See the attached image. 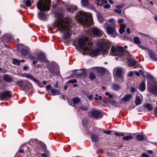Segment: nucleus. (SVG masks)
Returning a JSON list of instances; mask_svg holds the SVG:
<instances>
[{
    "label": "nucleus",
    "mask_w": 157,
    "mask_h": 157,
    "mask_svg": "<svg viewBox=\"0 0 157 157\" xmlns=\"http://www.w3.org/2000/svg\"><path fill=\"white\" fill-rule=\"evenodd\" d=\"M78 44L79 46L81 47L84 46L82 49L83 53H88L90 56L93 57L99 54L101 52H107L109 48L110 42L109 40H105L102 43H99L98 48L93 50L91 49L92 42L86 39L80 38L78 40Z\"/></svg>",
    "instance_id": "obj_1"
},
{
    "label": "nucleus",
    "mask_w": 157,
    "mask_h": 157,
    "mask_svg": "<svg viewBox=\"0 0 157 157\" xmlns=\"http://www.w3.org/2000/svg\"><path fill=\"white\" fill-rule=\"evenodd\" d=\"M55 15L58 17L55 20L53 26V28L56 29L55 32L59 30L63 33V38L64 39L69 37L71 34L70 19H63L61 17V14L58 13H56Z\"/></svg>",
    "instance_id": "obj_2"
},
{
    "label": "nucleus",
    "mask_w": 157,
    "mask_h": 157,
    "mask_svg": "<svg viewBox=\"0 0 157 157\" xmlns=\"http://www.w3.org/2000/svg\"><path fill=\"white\" fill-rule=\"evenodd\" d=\"M110 53L112 56H118V57L122 58L123 61L128 57V55L127 52L125 51L123 48L121 46L112 47Z\"/></svg>",
    "instance_id": "obj_3"
},
{
    "label": "nucleus",
    "mask_w": 157,
    "mask_h": 157,
    "mask_svg": "<svg viewBox=\"0 0 157 157\" xmlns=\"http://www.w3.org/2000/svg\"><path fill=\"white\" fill-rule=\"evenodd\" d=\"M76 17L80 23H82L86 27L92 25L93 20L91 17L87 15L84 12H80L78 13Z\"/></svg>",
    "instance_id": "obj_4"
},
{
    "label": "nucleus",
    "mask_w": 157,
    "mask_h": 157,
    "mask_svg": "<svg viewBox=\"0 0 157 157\" xmlns=\"http://www.w3.org/2000/svg\"><path fill=\"white\" fill-rule=\"evenodd\" d=\"M50 3L48 0H40L38 2L37 7L40 10L48 11L49 10Z\"/></svg>",
    "instance_id": "obj_5"
},
{
    "label": "nucleus",
    "mask_w": 157,
    "mask_h": 157,
    "mask_svg": "<svg viewBox=\"0 0 157 157\" xmlns=\"http://www.w3.org/2000/svg\"><path fill=\"white\" fill-rule=\"evenodd\" d=\"M114 71L115 72V76L116 81L117 82H122L123 81L124 77L122 75V69L121 67L115 68Z\"/></svg>",
    "instance_id": "obj_6"
},
{
    "label": "nucleus",
    "mask_w": 157,
    "mask_h": 157,
    "mask_svg": "<svg viewBox=\"0 0 157 157\" xmlns=\"http://www.w3.org/2000/svg\"><path fill=\"white\" fill-rule=\"evenodd\" d=\"M47 67L51 73L55 75L59 73L58 67L56 66L53 64L50 63L47 65Z\"/></svg>",
    "instance_id": "obj_7"
},
{
    "label": "nucleus",
    "mask_w": 157,
    "mask_h": 157,
    "mask_svg": "<svg viewBox=\"0 0 157 157\" xmlns=\"http://www.w3.org/2000/svg\"><path fill=\"white\" fill-rule=\"evenodd\" d=\"M91 117L96 119L101 118L103 116V114L100 110H93L90 113Z\"/></svg>",
    "instance_id": "obj_8"
},
{
    "label": "nucleus",
    "mask_w": 157,
    "mask_h": 157,
    "mask_svg": "<svg viewBox=\"0 0 157 157\" xmlns=\"http://www.w3.org/2000/svg\"><path fill=\"white\" fill-rule=\"evenodd\" d=\"M0 94L2 100H7L11 97L12 93L10 91H2Z\"/></svg>",
    "instance_id": "obj_9"
},
{
    "label": "nucleus",
    "mask_w": 157,
    "mask_h": 157,
    "mask_svg": "<svg viewBox=\"0 0 157 157\" xmlns=\"http://www.w3.org/2000/svg\"><path fill=\"white\" fill-rule=\"evenodd\" d=\"M25 77L31 80H33L34 82H36L38 85L39 86L41 87H43V86L41 82H40L39 81L37 80L36 78L35 77H34L32 75H31L26 74L25 75Z\"/></svg>",
    "instance_id": "obj_10"
},
{
    "label": "nucleus",
    "mask_w": 157,
    "mask_h": 157,
    "mask_svg": "<svg viewBox=\"0 0 157 157\" xmlns=\"http://www.w3.org/2000/svg\"><path fill=\"white\" fill-rule=\"evenodd\" d=\"M85 75L84 71L82 70H76L74 71L73 74V76L76 78H80L84 76Z\"/></svg>",
    "instance_id": "obj_11"
},
{
    "label": "nucleus",
    "mask_w": 157,
    "mask_h": 157,
    "mask_svg": "<svg viewBox=\"0 0 157 157\" xmlns=\"http://www.w3.org/2000/svg\"><path fill=\"white\" fill-rule=\"evenodd\" d=\"M37 59L40 62H45L46 63H47L48 62V60H47L45 55L44 53H41L38 54L37 55Z\"/></svg>",
    "instance_id": "obj_12"
},
{
    "label": "nucleus",
    "mask_w": 157,
    "mask_h": 157,
    "mask_svg": "<svg viewBox=\"0 0 157 157\" xmlns=\"http://www.w3.org/2000/svg\"><path fill=\"white\" fill-rule=\"evenodd\" d=\"M148 91L151 93L157 95V88L154 86H148Z\"/></svg>",
    "instance_id": "obj_13"
},
{
    "label": "nucleus",
    "mask_w": 157,
    "mask_h": 157,
    "mask_svg": "<svg viewBox=\"0 0 157 157\" xmlns=\"http://www.w3.org/2000/svg\"><path fill=\"white\" fill-rule=\"evenodd\" d=\"M148 54L152 59L154 61H156L157 60L156 58V54L153 51L151 50L148 49Z\"/></svg>",
    "instance_id": "obj_14"
},
{
    "label": "nucleus",
    "mask_w": 157,
    "mask_h": 157,
    "mask_svg": "<svg viewBox=\"0 0 157 157\" xmlns=\"http://www.w3.org/2000/svg\"><path fill=\"white\" fill-rule=\"evenodd\" d=\"M105 29L107 33L109 34H113L115 31V27H113L111 26H107Z\"/></svg>",
    "instance_id": "obj_15"
},
{
    "label": "nucleus",
    "mask_w": 157,
    "mask_h": 157,
    "mask_svg": "<svg viewBox=\"0 0 157 157\" xmlns=\"http://www.w3.org/2000/svg\"><path fill=\"white\" fill-rule=\"evenodd\" d=\"M38 18L41 20L45 21L47 19V15L44 12H40L38 14Z\"/></svg>",
    "instance_id": "obj_16"
},
{
    "label": "nucleus",
    "mask_w": 157,
    "mask_h": 157,
    "mask_svg": "<svg viewBox=\"0 0 157 157\" xmlns=\"http://www.w3.org/2000/svg\"><path fill=\"white\" fill-rule=\"evenodd\" d=\"M17 84H18V86H21V89H23L24 87H26V84H27V81L25 80H21L18 81Z\"/></svg>",
    "instance_id": "obj_17"
},
{
    "label": "nucleus",
    "mask_w": 157,
    "mask_h": 157,
    "mask_svg": "<svg viewBox=\"0 0 157 157\" xmlns=\"http://www.w3.org/2000/svg\"><path fill=\"white\" fill-rule=\"evenodd\" d=\"M72 101L73 103H71V102H70L69 101H68V103L70 105L74 106L75 104H78L80 102V99L78 97H75L72 99Z\"/></svg>",
    "instance_id": "obj_18"
},
{
    "label": "nucleus",
    "mask_w": 157,
    "mask_h": 157,
    "mask_svg": "<svg viewBox=\"0 0 157 157\" xmlns=\"http://www.w3.org/2000/svg\"><path fill=\"white\" fill-rule=\"evenodd\" d=\"M132 97V95L130 94H127L122 98V100L124 102H126L129 101Z\"/></svg>",
    "instance_id": "obj_19"
},
{
    "label": "nucleus",
    "mask_w": 157,
    "mask_h": 157,
    "mask_svg": "<svg viewBox=\"0 0 157 157\" xmlns=\"http://www.w3.org/2000/svg\"><path fill=\"white\" fill-rule=\"evenodd\" d=\"M91 138L92 142L97 143L99 141V135L98 134H91Z\"/></svg>",
    "instance_id": "obj_20"
},
{
    "label": "nucleus",
    "mask_w": 157,
    "mask_h": 157,
    "mask_svg": "<svg viewBox=\"0 0 157 157\" xmlns=\"http://www.w3.org/2000/svg\"><path fill=\"white\" fill-rule=\"evenodd\" d=\"M129 65L130 66H132L135 65L136 62L135 60L131 58H128V59Z\"/></svg>",
    "instance_id": "obj_21"
},
{
    "label": "nucleus",
    "mask_w": 157,
    "mask_h": 157,
    "mask_svg": "<svg viewBox=\"0 0 157 157\" xmlns=\"http://www.w3.org/2000/svg\"><path fill=\"white\" fill-rule=\"evenodd\" d=\"M93 33L95 35L98 36L101 33V31L97 28H94L92 30Z\"/></svg>",
    "instance_id": "obj_22"
},
{
    "label": "nucleus",
    "mask_w": 157,
    "mask_h": 157,
    "mask_svg": "<svg viewBox=\"0 0 157 157\" xmlns=\"http://www.w3.org/2000/svg\"><path fill=\"white\" fill-rule=\"evenodd\" d=\"M145 89V82L143 81L140 84L139 90L141 91H144Z\"/></svg>",
    "instance_id": "obj_23"
},
{
    "label": "nucleus",
    "mask_w": 157,
    "mask_h": 157,
    "mask_svg": "<svg viewBox=\"0 0 157 157\" xmlns=\"http://www.w3.org/2000/svg\"><path fill=\"white\" fill-rule=\"evenodd\" d=\"M108 21L110 23L109 26L113 27H115V21L114 19L111 18L109 19Z\"/></svg>",
    "instance_id": "obj_24"
},
{
    "label": "nucleus",
    "mask_w": 157,
    "mask_h": 157,
    "mask_svg": "<svg viewBox=\"0 0 157 157\" xmlns=\"http://www.w3.org/2000/svg\"><path fill=\"white\" fill-rule=\"evenodd\" d=\"M142 98V97L140 95L136 97L135 101V103L136 105H138L141 103Z\"/></svg>",
    "instance_id": "obj_25"
},
{
    "label": "nucleus",
    "mask_w": 157,
    "mask_h": 157,
    "mask_svg": "<svg viewBox=\"0 0 157 157\" xmlns=\"http://www.w3.org/2000/svg\"><path fill=\"white\" fill-rule=\"evenodd\" d=\"M51 92L52 93V95L55 96L56 95H58L60 94V92L55 89H51Z\"/></svg>",
    "instance_id": "obj_26"
},
{
    "label": "nucleus",
    "mask_w": 157,
    "mask_h": 157,
    "mask_svg": "<svg viewBox=\"0 0 157 157\" xmlns=\"http://www.w3.org/2000/svg\"><path fill=\"white\" fill-rule=\"evenodd\" d=\"M20 53L21 56H25L29 53V52L25 48L21 49L20 51Z\"/></svg>",
    "instance_id": "obj_27"
},
{
    "label": "nucleus",
    "mask_w": 157,
    "mask_h": 157,
    "mask_svg": "<svg viewBox=\"0 0 157 157\" xmlns=\"http://www.w3.org/2000/svg\"><path fill=\"white\" fill-rule=\"evenodd\" d=\"M144 107L148 111H151L153 109V107L151 104L147 103L144 105Z\"/></svg>",
    "instance_id": "obj_28"
},
{
    "label": "nucleus",
    "mask_w": 157,
    "mask_h": 157,
    "mask_svg": "<svg viewBox=\"0 0 157 157\" xmlns=\"http://www.w3.org/2000/svg\"><path fill=\"white\" fill-rule=\"evenodd\" d=\"M112 88L115 90H118L121 88V86L117 84L113 83L112 85Z\"/></svg>",
    "instance_id": "obj_29"
},
{
    "label": "nucleus",
    "mask_w": 157,
    "mask_h": 157,
    "mask_svg": "<svg viewBox=\"0 0 157 157\" xmlns=\"http://www.w3.org/2000/svg\"><path fill=\"white\" fill-rule=\"evenodd\" d=\"M126 28V25L124 24H122L120 25V28L119 29L120 33L122 34L125 31V29Z\"/></svg>",
    "instance_id": "obj_30"
},
{
    "label": "nucleus",
    "mask_w": 157,
    "mask_h": 157,
    "mask_svg": "<svg viewBox=\"0 0 157 157\" xmlns=\"http://www.w3.org/2000/svg\"><path fill=\"white\" fill-rule=\"evenodd\" d=\"M99 2H97V4L98 6L99 5L100 6H103L104 5H105L106 3H107V1L106 0H95Z\"/></svg>",
    "instance_id": "obj_31"
},
{
    "label": "nucleus",
    "mask_w": 157,
    "mask_h": 157,
    "mask_svg": "<svg viewBox=\"0 0 157 157\" xmlns=\"http://www.w3.org/2000/svg\"><path fill=\"white\" fill-rule=\"evenodd\" d=\"M23 2L26 6H29L33 3V1L32 0H24Z\"/></svg>",
    "instance_id": "obj_32"
},
{
    "label": "nucleus",
    "mask_w": 157,
    "mask_h": 157,
    "mask_svg": "<svg viewBox=\"0 0 157 157\" xmlns=\"http://www.w3.org/2000/svg\"><path fill=\"white\" fill-rule=\"evenodd\" d=\"M77 7L76 6H71L70 7H69L68 9V10L70 12H72L74 10H76L77 9Z\"/></svg>",
    "instance_id": "obj_33"
},
{
    "label": "nucleus",
    "mask_w": 157,
    "mask_h": 157,
    "mask_svg": "<svg viewBox=\"0 0 157 157\" xmlns=\"http://www.w3.org/2000/svg\"><path fill=\"white\" fill-rule=\"evenodd\" d=\"M109 101L111 103L112 105L114 106L115 107H119L120 105L118 102L116 101L112 100H109Z\"/></svg>",
    "instance_id": "obj_34"
},
{
    "label": "nucleus",
    "mask_w": 157,
    "mask_h": 157,
    "mask_svg": "<svg viewBox=\"0 0 157 157\" xmlns=\"http://www.w3.org/2000/svg\"><path fill=\"white\" fill-rule=\"evenodd\" d=\"M26 87H24L23 88L22 90H25V89L29 90L31 89L32 87V85L29 82L27 81V84H26Z\"/></svg>",
    "instance_id": "obj_35"
},
{
    "label": "nucleus",
    "mask_w": 157,
    "mask_h": 157,
    "mask_svg": "<svg viewBox=\"0 0 157 157\" xmlns=\"http://www.w3.org/2000/svg\"><path fill=\"white\" fill-rule=\"evenodd\" d=\"M3 78L4 80L7 82H10L12 81V79L8 75H4Z\"/></svg>",
    "instance_id": "obj_36"
},
{
    "label": "nucleus",
    "mask_w": 157,
    "mask_h": 157,
    "mask_svg": "<svg viewBox=\"0 0 157 157\" xmlns=\"http://www.w3.org/2000/svg\"><path fill=\"white\" fill-rule=\"evenodd\" d=\"M136 139L139 141L144 140L145 139L144 136L142 135H138L136 136Z\"/></svg>",
    "instance_id": "obj_37"
},
{
    "label": "nucleus",
    "mask_w": 157,
    "mask_h": 157,
    "mask_svg": "<svg viewBox=\"0 0 157 157\" xmlns=\"http://www.w3.org/2000/svg\"><path fill=\"white\" fill-rule=\"evenodd\" d=\"M82 4L83 6H86L88 5V0H82Z\"/></svg>",
    "instance_id": "obj_38"
},
{
    "label": "nucleus",
    "mask_w": 157,
    "mask_h": 157,
    "mask_svg": "<svg viewBox=\"0 0 157 157\" xmlns=\"http://www.w3.org/2000/svg\"><path fill=\"white\" fill-rule=\"evenodd\" d=\"M24 60L22 61H20L19 60H18L16 59H13V63L15 64L19 65L20 64L21 62H22Z\"/></svg>",
    "instance_id": "obj_39"
},
{
    "label": "nucleus",
    "mask_w": 157,
    "mask_h": 157,
    "mask_svg": "<svg viewBox=\"0 0 157 157\" xmlns=\"http://www.w3.org/2000/svg\"><path fill=\"white\" fill-rule=\"evenodd\" d=\"M6 40H10L12 38V36L9 34H6L3 36Z\"/></svg>",
    "instance_id": "obj_40"
},
{
    "label": "nucleus",
    "mask_w": 157,
    "mask_h": 157,
    "mask_svg": "<svg viewBox=\"0 0 157 157\" xmlns=\"http://www.w3.org/2000/svg\"><path fill=\"white\" fill-rule=\"evenodd\" d=\"M97 17L98 20L100 23H102L105 21L104 19L100 15H98Z\"/></svg>",
    "instance_id": "obj_41"
},
{
    "label": "nucleus",
    "mask_w": 157,
    "mask_h": 157,
    "mask_svg": "<svg viewBox=\"0 0 157 157\" xmlns=\"http://www.w3.org/2000/svg\"><path fill=\"white\" fill-rule=\"evenodd\" d=\"M133 139V136L131 135L126 136H125L123 137V139L125 140H128L130 139L132 140Z\"/></svg>",
    "instance_id": "obj_42"
},
{
    "label": "nucleus",
    "mask_w": 157,
    "mask_h": 157,
    "mask_svg": "<svg viewBox=\"0 0 157 157\" xmlns=\"http://www.w3.org/2000/svg\"><path fill=\"white\" fill-rule=\"evenodd\" d=\"M134 41L135 44H139V43H140V41L139 38L138 36H136L134 38Z\"/></svg>",
    "instance_id": "obj_43"
},
{
    "label": "nucleus",
    "mask_w": 157,
    "mask_h": 157,
    "mask_svg": "<svg viewBox=\"0 0 157 157\" xmlns=\"http://www.w3.org/2000/svg\"><path fill=\"white\" fill-rule=\"evenodd\" d=\"M89 77L91 79L93 80L96 78V76L94 73L91 72L89 75Z\"/></svg>",
    "instance_id": "obj_44"
},
{
    "label": "nucleus",
    "mask_w": 157,
    "mask_h": 157,
    "mask_svg": "<svg viewBox=\"0 0 157 157\" xmlns=\"http://www.w3.org/2000/svg\"><path fill=\"white\" fill-rule=\"evenodd\" d=\"M80 109L84 110H86L88 109L89 107L88 106L85 105H82L80 107Z\"/></svg>",
    "instance_id": "obj_45"
},
{
    "label": "nucleus",
    "mask_w": 157,
    "mask_h": 157,
    "mask_svg": "<svg viewBox=\"0 0 157 157\" xmlns=\"http://www.w3.org/2000/svg\"><path fill=\"white\" fill-rule=\"evenodd\" d=\"M105 94L106 96H109V97L108 98V99L109 100H109H112L111 99L113 97V96L112 94H111L109 93L108 92H106Z\"/></svg>",
    "instance_id": "obj_46"
},
{
    "label": "nucleus",
    "mask_w": 157,
    "mask_h": 157,
    "mask_svg": "<svg viewBox=\"0 0 157 157\" xmlns=\"http://www.w3.org/2000/svg\"><path fill=\"white\" fill-rule=\"evenodd\" d=\"M124 6V4H120L117 5L116 6V8L117 9H121V8L123 7Z\"/></svg>",
    "instance_id": "obj_47"
},
{
    "label": "nucleus",
    "mask_w": 157,
    "mask_h": 157,
    "mask_svg": "<svg viewBox=\"0 0 157 157\" xmlns=\"http://www.w3.org/2000/svg\"><path fill=\"white\" fill-rule=\"evenodd\" d=\"M40 145L41 147L44 149V150H46V146L45 144L43 142H40Z\"/></svg>",
    "instance_id": "obj_48"
},
{
    "label": "nucleus",
    "mask_w": 157,
    "mask_h": 157,
    "mask_svg": "<svg viewBox=\"0 0 157 157\" xmlns=\"http://www.w3.org/2000/svg\"><path fill=\"white\" fill-rule=\"evenodd\" d=\"M87 98L90 100H92L93 98V95L92 94H88L87 95Z\"/></svg>",
    "instance_id": "obj_49"
},
{
    "label": "nucleus",
    "mask_w": 157,
    "mask_h": 157,
    "mask_svg": "<svg viewBox=\"0 0 157 157\" xmlns=\"http://www.w3.org/2000/svg\"><path fill=\"white\" fill-rule=\"evenodd\" d=\"M114 12L119 14H121V9H117L114 10Z\"/></svg>",
    "instance_id": "obj_50"
},
{
    "label": "nucleus",
    "mask_w": 157,
    "mask_h": 157,
    "mask_svg": "<svg viewBox=\"0 0 157 157\" xmlns=\"http://www.w3.org/2000/svg\"><path fill=\"white\" fill-rule=\"evenodd\" d=\"M115 135L118 136H124V132H121L118 133L116 132H115Z\"/></svg>",
    "instance_id": "obj_51"
},
{
    "label": "nucleus",
    "mask_w": 157,
    "mask_h": 157,
    "mask_svg": "<svg viewBox=\"0 0 157 157\" xmlns=\"http://www.w3.org/2000/svg\"><path fill=\"white\" fill-rule=\"evenodd\" d=\"M76 80L75 79H73L71 80H69L67 82L68 83H73L76 82Z\"/></svg>",
    "instance_id": "obj_52"
},
{
    "label": "nucleus",
    "mask_w": 157,
    "mask_h": 157,
    "mask_svg": "<svg viewBox=\"0 0 157 157\" xmlns=\"http://www.w3.org/2000/svg\"><path fill=\"white\" fill-rule=\"evenodd\" d=\"M147 78H149L151 80H153V76L150 75H147Z\"/></svg>",
    "instance_id": "obj_53"
},
{
    "label": "nucleus",
    "mask_w": 157,
    "mask_h": 157,
    "mask_svg": "<svg viewBox=\"0 0 157 157\" xmlns=\"http://www.w3.org/2000/svg\"><path fill=\"white\" fill-rule=\"evenodd\" d=\"M103 132L107 135H109L110 134L111 131V130L104 131Z\"/></svg>",
    "instance_id": "obj_54"
},
{
    "label": "nucleus",
    "mask_w": 157,
    "mask_h": 157,
    "mask_svg": "<svg viewBox=\"0 0 157 157\" xmlns=\"http://www.w3.org/2000/svg\"><path fill=\"white\" fill-rule=\"evenodd\" d=\"M104 8L107 9L110 7V5L109 4H107L105 5H104Z\"/></svg>",
    "instance_id": "obj_55"
},
{
    "label": "nucleus",
    "mask_w": 157,
    "mask_h": 157,
    "mask_svg": "<svg viewBox=\"0 0 157 157\" xmlns=\"http://www.w3.org/2000/svg\"><path fill=\"white\" fill-rule=\"evenodd\" d=\"M94 99L95 100H101L102 99V97L101 96H99L98 97H95L94 98Z\"/></svg>",
    "instance_id": "obj_56"
},
{
    "label": "nucleus",
    "mask_w": 157,
    "mask_h": 157,
    "mask_svg": "<svg viewBox=\"0 0 157 157\" xmlns=\"http://www.w3.org/2000/svg\"><path fill=\"white\" fill-rule=\"evenodd\" d=\"M133 75V72L132 71H130L128 74V75L129 77H131Z\"/></svg>",
    "instance_id": "obj_57"
},
{
    "label": "nucleus",
    "mask_w": 157,
    "mask_h": 157,
    "mask_svg": "<svg viewBox=\"0 0 157 157\" xmlns=\"http://www.w3.org/2000/svg\"><path fill=\"white\" fill-rule=\"evenodd\" d=\"M141 156L142 157H149V156L147 154L143 153L142 154Z\"/></svg>",
    "instance_id": "obj_58"
},
{
    "label": "nucleus",
    "mask_w": 157,
    "mask_h": 157,
    "mask_svg": "<svg viewBox=\"0 0 157 157\" xmlns=\"http://www.w3.org/2000/svg\"><path fill=\"white\" fill-rule=\"evenodd\" d=\"M139 71L140 72V74L142 76H145V73L143 71L141 70H140Z\"/></svg>",
    "instance_id": "obj_59"
},
{
    "label": "nucleus",
    "mask_w": 157,
    "mask_h": 157,
    "mask_svg": "<svg viewBox=\"0 0 157 157\" xmlns=\"http://www.w3.org/2000/svg\"><path fill=\"white\" fill-rule=\"evenodd\" d=\"M136 90L135 88L132 87L131 88V91L132 93H134L136 91Z\"/></svg>",
    "instance_id": "obj_60"
},
{
    "label": "nucleus",
    "mask_w": 157,
    "mask_h": 157,
    "mask_svg": "<svg viewBox=\"0 0 157 157\" xmlns=\"http://www.w3.org/2000/svg\"><path fill=\"white\" fill-rule=\"evenodd\" d=\"M138 44V46H139L142 48H143V49H144V48H144L143 46L142 45H141V43H139V44Z\"/></svg>",
    "instance_id": "obj_61"
},
{
    "label": "nucleus",
    "mask_w": 157,
    "mask_h": 157,
    "mask_svg": "<svg viewBox=\"0 0 157 157\" xmlns=\"http://www.w3.org/2000/svg\"><path fill=\"white\" fill-rule=\"evenodd\" d=\"M124 21V20L123 19H119L118 21V22L119 23H122Z\"/></svg>",
    "instance_id": "obj_62"
},
{
    "label": "nucleus",
    "mask_w": 157,
    "mask_h": 157,
    "mask_svg": "<svg viewBox=\"0 0 157 157\" xmlns=\"http://www.w3.org/2000/svg\"><path fill=\"white\" fill-rule=\"evenodd\" d=\"M41 156L42 157H48L47 154L45 153L41 154Z\"/></svg>",
    "instance_id": "obj_63"
},
{
    "label": "nucleus",
    "mask_w": 157,
    "mask_h": 157,
    "mask_svg": "<svg viewBox=\"0 0 157 157\" xmlns=\"http://www.w3.org/2000/svg\"><path fill=\"white\" fill-rule=\"evenodd\" d=\"M52 87V86L50 85H48L46 87V88L47 90L51 88Z\"/></svg>",
    "instance_id": "obj_64"
}]
</instances>
